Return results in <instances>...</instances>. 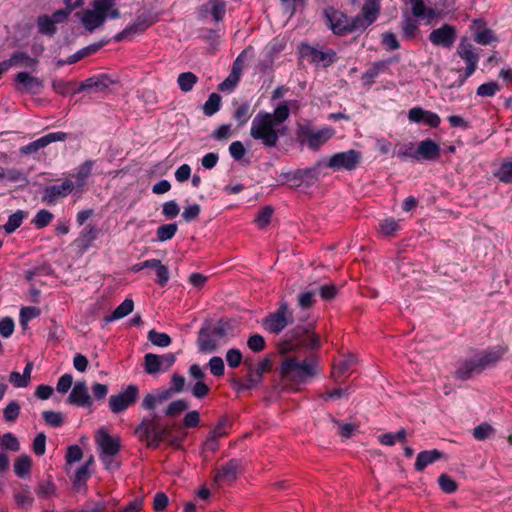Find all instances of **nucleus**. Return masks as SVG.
I'll return each instance as SVG.
<instances>
[{
	"label": "nucleus",
	"mask_w": 512,
	"mask_h": 512,
	"mask_svg": "<svg viewBox=\"0 0 512 512\" xmlns=\"http://www.w3.org/2000/svg\"><path fill=\"white\" fill-rule=\"evenodd\" d=\"M288 119L286 104H278L272 113L258 112L251 122L250 136L265 148L276 147L280 137L287 134L285 121Z\"/></svg>",
	"instance_id": "f257e3e1"
},
{
	"label": "nucleus",
	"mask_w": 512,
	"mask_h": 512,
	"mask_svg": "<svg viewBox=\"0 0 512 512\" xmlns=\"http://www.w3.org/2000/svg\"><path fill=\"white\" fill-rule=\"evenodd\" d=\"M79 15L84 28L91 33L102 27L107 18H119L120 12L116 0H93L90 7L83 10Z\"/></svg>",
	"instance_id": "f03ea898"
},
{
	"label": "nucleus",
	"mask_w": 512,
	"mask_h": 512,
	"mask_svg": "<svg viewBox=\"0 0 512 512\" xmlns=\"http://www.w3.org/2000/svg\"><path fill=\"white\" fill-rule=\"evenodd\" d=\"M506 352V346H496L478 353L470 360L461 364L456 371V377L461 380H466L475 374H479L487 367L496 364Z\"/></svg>",
	"instance_id": "7ed1b4c3"
},
{
	"label": "nucleus",
	"mask_w": 512,
	"mask_h": 512,
	"mask_svg": "<svg viewBox=\"0 0 512 512\" xmlns=\"http://www.w3.org/2000/svg\"><path fill=\"white\" fill-rule=\"evenodd\" d=\"M95 441L105 469L111 471L118 469L120 467L118 459L121 448L120 438L111 436L105 429H100L95 436Z\"/></svg>",
	"instance_id": "20e7f679"
},
{
	"label": "nucleus",
	"mask_w": 512,
	"mask_h": 512,
	"mask_svg": "<svg viewBox=\"0 0 512 512\" xmlns=\"http://www.w3.org/2000/svg\"><path fill=\"white\" fill-rule=\"evenodd\" d=\"M319 345V337L311 328L297 327L287 334L286 339L281 342L280 352L288 353L301 346L315 348Z\"/></svg>",
	"instance_id": "39448f33"
},
{
	"label": "nucleus",
	"mask_w": 512,
	"mask_h": 512,
	"mask_svg": "<svg viewBox=\"0 0 512 512\" xmlns=\"http://www.w3.org/2000/svg\"><path fill=\"white\" fill-rule=\"evenodd\" d=\"M316 373V364L312 360H299L287 357L281 365V374L292 381L302 382Z\"/></svg>",
	"instance_id": "423d86ee"
},
{
	"label": "nucleus",
	"mask_w": 512,
	"mask_h": 512,
	"mask_svg": "<svg viewBox=\"0 0 512 512\" xmlns=\"http://www.w3.org/2000/svg\"><path fill=\"white\" fill-rule=\"evenodd\" d=\"M135 433L141 440L146 441L148 447L156 448L168 435L169 430L167 426L161 424L160 421L154 417L150 420H143L136 428Z\"/></svg>",
	"instance_id": "0eeeda50"
},
{
	"label": "nucleus",
	"mask_w": 512,
	"mask_h": 512,
	"mask_svg": "<svg viewBox=\"0 0 512 512\" xmlns=\"http://www.w3.org/2000/svg\"><path fill=\"white\" fill-rule=\"evenodd\" d=\"M296 133L302 144H306L312 150H317L334 135V130L330 127L315 130L309 123H304L297 125Z\"/></svg>",
	"instance_id": "6e6552de"
},
{
	"label": "nucleus",
	"mask_w": 512,
	"mask_h": 512,
	"mask_svg": "<svg viewBox=\"0 0 512 512\" xmlns=\"http://www.w3.org/2000/svg\"><path fill=\"white\" fill-rule=\"evenodd\" d=\"M327 25L336 35H345L360 30L356 27V19H349L343 12L334 8H327L324 11Z\"/></svg>",
	"instance_id": "1a4fd4ad"
},
{
	"label": "nucleus",
	"mask_w": 512,
	"mask_h": 512,
	"mask_svg": "<svg viewBox=\"0 0 512 512\" xmlns=\"http://www.w3.org/2000/svg\"><path fill=\"white\" fill-rule=\"evenodd\" d=\"M293 322V312L289 309L286 302H281L279 308L267 315L263 320L265 330L270 333L278 334L285 327Z\"/></svg>",
	"instance_id": "9d476101"
},
{
	"label": "nucleus",
	"mask_w": 512,
	"mask_h": 512,
	"mask_svg": "<svg viewBox=\"0 0 512 512\" xmlns=\"http://www.w3.org/2000/svg\"><path fill=\"white\" fill-rule=\"evenodd\" d=\"M362 161V153L360 151L350 149L344 152L335 153L326 163V166L339 171V170H354Z\"/></svg>",
	"instance_id": "9b49d317"
},
{
	"label": "nucleus",
	"mask_w": 512,
	"mask_h": 512,
	"mask_svg": "<svg viewBox=\"0 0 512 512\" xmlns=\"http://www.w3.org/2000/svg\"><path fill=\"white\" fill-rule=\"evenodd\" d=\"M300 55L303 59L321 67L330 66L335 61L336 57V53L331 49L322 51L310 45H302L300 48Z\"/></svg>",
	"instance_id": "f8f14e48"
},
{
	"label": "nucleus",
	"mask_w": 512,
	"mask_h": 512,
	"mask_svg": "<svg viewBox=\"0 0 512 512\" xmlns=\"http://www.w3.org/2000/svg\"><path fill=\"white\" fill-rule=\"evenodd\" d=\"M138 388L129 385L124 391L109 398V407L113 413H120L133 405L138 398Z\"/></svg>",
	"instance_id": "ddd939ff"
},
{
	"label": "nucleus",
	"mask_w": 512,
	"mask_h": 512,
	"mask_svg": "<svg viewBox=\"0 0 512 512\" xmlns=\"http://www.w3.org/2000/svg\"><path fill=\"white\" fill-rule=\"evenodd\" d=\"M456 54L466 62L465 77L463 81L470 77L476 70L479 61V56L475 51L474 46L466 39H461Z\"/></svg>",
	"instance_id": "4468645a"
},
{
	"label": "nucleus",
	"mask_w": 512,
	"mask_h": 512,
	"mask_svg": "<svg viewBox=\"0 0 512 512\" xmlns=\"http://www.w3.org/2000/svg\"><path fill=\"white\" fill-rule=\"evenodd\" d=\"M74 187V182L70 179H65L58 185L47 186L42 191V201L50 205L55 204L59 199L68 196Z\"/></svg>",
	"instance_id": "2eb2a0df"
},
{
	"label": "nucleus",
	"mask_w": 512,
	"mask_h": 512,
	"mask_svg": "<svg viewBox=\"0 0 512 512\" xmlns=\"http://www.w3.org/2000/svg\"><path fill=\"white\" fill-rule=\"evenodd\" d=\"M145 371L148 374H156L159 372H165L175 362V355L172 353H167L161 356L148 353L145 355Z\"/></svg>",
	"instance_id": "dca6fc26"
},
{
	"label": "nucleus",
	"mask_w": 512,
	"mask_h": 512,
	"mask_svg": "<svg viewBox=\"0 0 512 512\" xmlns=\"http://www.w3.org/2000/svg\"><path fill=\"white\" fill-rule=\"evenodd\" d=\"M379 12V0H366L361 9V12L355 16L357 23L356 27H359L360 30H365L368 26L377 20Z\"/></svg>",
	"instance_id": "f3484780"
},
{
	"label": "nucleus",
	"mask_w": 512,
	"mask_h": 512,
	"mask_svg": "<svg viewBox=\"0 0 512 512\" xmlns=\"http://www.w3.org/2000/svg\"><path fill=\"white\" fill-rule=\"evenodd\" d=\"M240 470V462L232 459L217 469L214 476V482L218 486L231 484L237 479Z\"/></svg>",
	"instance_id": "a211bd4d"
},
{
	"label": "nucleus",
	"mask_w": 512,
	"mask_h": 512,
	"mask_svg": "<svg viewBox=\"0 0 512 512\" xmlns=\"http://www.w3.org/2000/svg\"><path fill=\"white\" fill-rule=\"evenodd\" d=\"M67 401L79 407H90L92 405V398L85 381H78L74 384Z\"/></svg>",
	"instance_id": "6ab92c4d"
},
{
	"label": "nucleus",
	"mask_w": 512,
	"mask_h": 512,
	"mask_svg": "<svg viewBox=\"0 0 512 512\" xmlns=\"http://www.w3.org/2000/svg\"><path fill=\"white\" fill-rule=\"evenodd\" d=\"M456 39L455 28L445 24L442 27L433 30L429 35V40L436 46L451 47Z\"/></svg>",
	"instance_id": "aec40b11"
},
{
	"label": "nucleus",
	"mask_w": 512,
	"mask_h": 512,
	"mask_svg": "<svg viewBox=\"0 0 512 512\" xmlns=\"http://www.w3.org/2000/svg\"><path fill=\"white\" fill-rule=\"evenodd\" d=\"M408 119L414 123L424 122L433 128L438 127L441 122L440 117L436 113L424 110L421 107H413L410 109Z\"/></svg>",
	"instance_id": "412c9836"
},
{
	"label": "nucleus",
	"mask_w": 512,
	"mask_h": 512,
	"mask_svg": "<svg viewBox=\"0 0 512 512\" xmlns=\"http://www.w3.org/2000/svg\"><path fill=\"white\" fill-rule=\"evenodd\" d=\"M16 81V89L20 92L38 93L42 88V82L26 72H19Z\"/></svg>",
	"instance_id": "4be33fe9"
},
{
	"label": "nucleus",
	"mask_w": 512,
	"mask_h": 512,
	"mask_svg": "<svg viewBox=\"0 0 512 512\" xmlns=\"http://www.w3.org/2000/svg\"><path fill=\"white\" fill-rule=\"evenodd\" d=\"M418 161H434L440 157L439 145L431 139L421 141L417 146Z\"/></svg>",
	"instance_id": "5701e85b"
},
{
	"label": "nucleus",
	"mask_w": 512,
	"mask_h": 512,
	"mask_svg": "<svg viewBox=\"0 0 512 512\" xmlns=\"http://www.w3.org/2000/svg\"><path fill=\"white\" fill-rule=\"evenodd\" d=\"M357 359L354 355L348 354L341 357L333 366L332 376L335 380H340L342 377L352 373Z\"/></svg>",
	"instance_id": "b1692460"
},
{
	"label": "nucleus",
	"mask_w": 512,
	"mask_h": 512,
	"mask_svg": "<svg viewBox=\"0 0 512 512\" xmlns=\"http://www.w3.org/2000/svg\"><path fill=\"white\" fill-rule=\"evenodd\" d=\"M152 25V21L147 18H137L134 23L127 26L123 31L115 35L114 40L120 42L124 39L131 38L135 34L143 33Z\"/></svg>",
	"instance_id": "393cba45"
},
{
	"label": "nucleus",
	"mask_w": 512,
	"mask_h": 512,
	"mask_svg": "<svg viewBox=\"0 0 512 512\" xmlns=\"http://www.w3.org/2000/svg\"><path fill=\"white\" fill-rule=\"evenodd\" d=\"M32 369L33 364L31 362H28L22 374L17 371H13L9 376L10 383L17 388L27 387L31 380Z\"/></svg>",
	"instance_id": "a878e982"
},
{
	"label": "nucleus",
	"mask_w": 512,
	"mask_h": 512,
	"mask_svg": "<svg viewBox=\"0 0 512 512\" xmlns=\"http://www.w3.org/2000/svg\"><path fill=\"white\" fill-rule=\"evenodd\" d=\"M442 457V453L436 449L422 451L417 455L415 468L418 471L424 470L429 464L434 463Z\"/></svg>",
	"instance_id": "bb28decb"
},
{
	"label": "nucleus",
	"mask_w": 512,
	"mask_h": 512,
	"mask_svg": "<svg viewBox=\"0 0 512 512\" xmlns=\"http://www.w3.org/2000/svg\"><path fill=\"white\" fill-rule=\"evenodd\" d=\"M481 21L474 20L472 29L475 31L474 40L481 45H488L496 41V37L491 29H479Z\"/></svg>",
	"instance_id": "cd10ccee"
},
{
	"label": "nucleus",
	"mask_w": 512,
	"mask_h": 512,
	"mask_svg": "<svg viewBox=\"0 0 512 512\" xmlns=\"http://www.w3.org/2000/svg\"><path fill=\"white\" fill-rule=\"evenodd\" d=\"M134 309V302L132 299H125L110 315L105 317L106 322H112L124 318L129 315Z\"/></svg>",
	"instance_id": "c85d7f7f"
},
{
	"label": "nucleus",
	"mask_w": 512,
	"mask_h": 512,
	"mask_svg": "<svg viewBox=\"0 0 512 512\" xmlns=\"http://www.w3.org/2000/svg\"><path fill=\"white\" fill-rule=\"evenodd\" d=\"M109 79L106 76L91 77L81 82L79 87L75 89V92H82L87 89L96 88L97 90H103L108 87Z\"/></svg>",
	"instance_id": "c756f323"
},
{
	"label": "nucleus",
	"mask_w": 512,
	"mask_h": 512,
	"mask_svg": "<svg viewBox=\"0 0 512 512\" xmlns=\"http://www.w3.org/2000/svg\"><path fill=\"white\" fill-rule=\"evenodd\" d=\"M199 350L203 353L214 352L217 348L215 339L210 335L206 329H201L197 339Z\"/></svg>",
	"instance_id": "7c9ffc66"
},
{
	"label": "nucleus",
	"mask_w": 512,
	"mask_h": 512,
	"mask_svg": "<svg viewBox=\"0 0 512 512\" xmlns=\"http://www.w3.org/2000/svg\"><path fill=\"white\" fill-rule=\"evenodd\" d=\"M103 45H104V43H94L87 47H84V48L80 49L79 51H77L75 54L69 56L66 59V63L74 64V63L78 62L79 60L96 53L103 47Z\"/></svg>",
	"instance_id": "2f4dec72"
},
{
	"label": "nucleus",
	"mask_w": 512,
	"mask_h": 512,
	"mask_svg": "<svg viewBox=\"0 0 512 512\" xmlns=\"http://www.w3.org/2000/svg\"><path fill=\"white\" fill-rule=\"evenodd\" d=\"M229 427V419L227 417H222L211 431L210 436L207 440V445H209L210 443H214L215 440H218L219 438L227 435Z\"/></svg>",
	"instance_id": "473e14b6"
},
{
	"label": "nucleus",
	"mask_w": 512,
	"mask_h": 512,
	"mask_svg": "<svg viewBox=\"0 0 512 512\" xmlns=\"http://www.w3.org/2000/svg\"><path fill=\"white\" fill-rule=\"evenodd\" d=\"M67 138V134L64 132H53L49 133L36 141L32 142V146H34V150H39L41 148L46 147L52 142L56 141H64Z\"/></svg>",
	"instance_id": "72a5a7b5"
},
{
	"label": "nucleus",
	"mask_w": 512,
	"mask_h": 512,
	"mask_svg": "<svg viewBox=\"0 0 512 512\" xmlns=\"http://www.w3.org/2000/svg\"><path fill=\"white\" fill-rule=\"evenodd\" d=\"M98 236V229L94 226H86L78 238L79 245L83 249H88Z\"/></svg>",
	"instance_id": "f704fd0d"
},
{
	"label": "nucleus",
	"mask_w": 512,
	"mask_h": 512,
	"mask_svg": "<svg viewBox=\"0 0 512 512\" xmlns=\"http://www.w3.org/2000/svg\"><path fill=\"white\" fill-rule=\"evenodd\" d=\"M386 61H378L373 63L362 75L364 83L370 84L374 79L387 68Z\"/></svg>",
	"instance_id": "c9c22d12"
},
{
	"label": "nucleus",
	"mask_w": 512,
	"mask_h": 512,
	"mask_svg": "<svg viewBox=\"0 0 512 512\" xmlns=\"http://www.w3.org/2000/svg\"><path fill=\"white\" fill-rule=\"evenodd\" d=\"M407 437L405 429H400L396 433H384L378 436V441L385 446H393L396 442H403Z\"/></svg>",
	"instance_id": "e433bc0d"
},
{
	"label": "nucleus",
	"mask_w": 512,
	"mask_h": 512,
	"mask_svg": "<svg viewBox=\"0 0 512 512\" xmlns=\"http://www.w3.org/2000/svg\"><path fill=\"white\" fill-rule=\"evenodd\" d=\"M198 77L192 72L180 73L177 78V83L182 92H189L197 83Z\"/></svg>",
	"instance_id": "4c0bfd02"
},
{
	"label": "nucleus",
	"mask_w": 512,
	"mask_h": 512,
	"mask_svg": "<svg viewBox=\"0 0 512 512\" xmlns=\"http://www.w3.org/2000/svg\"><path fill=\"white\" fill-rule=\"evenodd\" d=\"M31 458L28 455H20L14 462V472L18 477H25L31 469Z\"/></svg>",
	"instance_id": "58836bf2"
},
{
	"label": "nucleus",
	"mask_w": 512,
	"mask_h": 512,
	"mask_svg": "<svg viewBox=\"0 0 512 512\" xmlns=\"http://www.w3.org/2000/svg\"><path fill=\"white\" fill-rule=\"evenodd\" d=\"M494 175L501 182L512 183V159L503 161Z\"/></svg>",
	"instance_id": "ea45409f"
},
{
	"label": "nucleus",
	"mask_w": 512,
	"mask_h": 512,
	"mask_svg": "<svg viewBox=\"0 0 512 512\" xmlns=\"http://www.w3.org/2000/svg\"><path fill=\"white\" fill-rule=\"evenodd\" d=\"M25 218V213L22 210H18L14 214L9 216L8 221L3 226L5 232L7 234L13 233L17 228H19Z\"/></svg>",
	"instance_id": "a19ab883"
},
{
	"label": "nucleus",
	"mask_w": 512,
	"mask_h": 512,
	"mask_svg": "<svg viewBox=\"0 0 512 512\" xmlns=\"http://www.w3.org/2000/svg\"><path fill=\"white\" fill-rule=\"evenodd\" d=\"M221 106V97L217 93H212L203 106V112L206 116H212L219 111Z\"/></svg>",
	"instance_id": "79ce46f5"
},
{
	"label": "nucleus",
	"mask_w": 512,
	"mask_h": 512,
	"mask_svg": "<svg viewBox=\"0 0 512 512\" xmlns=\"http://www.w3.org/2000/svg\"><path fill=\"white\" fill-rule=\"evenodd\" d=\"M178 230L176 223L161 225L157 228V240L160 242L170 240Z\"/></svg>",
	"instance_id": "37998d69"
},
{
	"label": "nucleus",
	"mask_w": 512,
	"mask_h": 512,
	"mask_svg": "<svg viewBox=\"0 0 512 512\" xmlns=\"http://www.w3.org/2000/svg\"><path fill=\"white\" fill-rule=\"evenodd\" d=\"M93 163L91 161H86L83 163L75 173L74 177L76 178V185L77 187H82L86 183V179L89 177L92 171Z\"/></svg>",
	"instance_id": "c03bdc74"
},
{
	"label": "nucleus",
	"mask_w": 512,
	"mask_h": 512,
	"mask_svg": "<svg viewBox=\"0 0 512 512\" xmlns=\"http://www.w3.org/2000/svg\"><path fill=\"white\" fill-rule=\"evenodd\" d=\"M53 218L54 215L50 211L42 209L36 213L35 217L32 219V224L37 229H42L48 226Z\"/></svg>",
	"instance_id": "a18cd8bd"
},
{
	"label": "nucleus",
	"mask_w": 512,
	"mask_h": 512,
	"mask_svg": "<svg viewBox=\"0 0 512 512\" xmlns=\"http://www.w3.org/2000/svg\"><path fill=\"white\" fill-rule=\"evenodd\" d=\"M215 21H220L226 12V4L223 0H210L207 4Z\"/></svg>",
	"instance_id": "49530a36"
},
{
	"label": "nucleus",
	"mask_w": 512,
	"mask_h": 512,
	"mask_svg": "<svg viewBox=\"0 0 512 512\" xmlns=\"http://www.w3.org/2000/svg\"><path fill=\"white\" fill-rule=\"evenodd\" d=\"M40 315V309L34 306L23 307L20 311V324L27 328L29 321Z\"/></svg>",
	"instance_id": "de8ad7c7"
},
{
	"label": "nucleus",
	"mask_w": 512,
	"mask_h": 512,
	"mask_svg": "<svg viewBox=\"0 0 512 512\" xmlns=\"http://www.w3.org/2000/svg\"><path fill=\"white\" fill-rule=\"evenodd\" d=\"M380 232L385 236H393L400 228L399 221L387 218L379 223Z\"/></svg>",
	"instance_id": "09e8293b"
},
{
	"label": "nucleus",
	"mask_w": 512,
	"mask_h": 512,
	"mask_svg": "<svg viewBox=\"0 0 512 512\" xmlns=\"http://www.w3.org/2000/svg\"><path fill=\"white\" fill-rule=\"evenodd\" d=\"M234 119L238 122L240 126L247 123V121L251 117V111H250V104L249 103H242L240 104L233 115Z\"/></svg>",
	"instance_id": "8fccbe9b"
},
{
	"label": "nucleus",
	"mask_w": 512,
	"mask_h": 512,
	"mask_svg": "<svg viewBox=\"0 0 512 512\" xmlns=\"http://www.w3.org/2000/svg\"><path fill=\"white\" fill-rule=\"evenodd\" d=\"M148 339L152 342V344L159 347H167L171 343V338L168 334L160 333L155 330L149 331Z\"/></svg>",
	"instance_id": "3c124183"
},
{
	"label": "nucleus",
	"mask_w": 512,
	"mask_h": 512,
	"mask_svg": "<svg viewBox=\"0 0 512 512\" xmlns=\"http://www.w3.org/2000/svg\"><path fill=\"white\" fill-rule=\"evenodd\" d=\"M261 380L262 378L259 376V373H256L253 369H250L245 378V381L238 384V389L246 390L254 388L261 382Z\"/></svg>",
	"instance_id": "603ef678"
},
{
	"label": "nucleus",
	"mask_w": 512,
	"mask_h": 512,
	"mask_svg": "<svg viewBox=\"0 0 512 512\" xmlns=\"http://www.w3.org/2000/svg\"><path fill=\"white\" fill-rule=\"evenodd\" d=\"M493 434L494 428L487 423H482L473 429V436L478 441L486 440Z\"/></svg>",
	"instance_id": "864d4df0"
},
{
	"label": "nucleus",
	"mask_w": 512,
	"mask_h": 512,
	"mask_svg": "<svg viewBox=\"0 0 512 512\" xmlns=\"http://www.w3.org/2000/svg\"><path fill=\"white\" fill-rule=\"evenodd\" d=\"M397 156L401 159L411 158L418 161L417 148L415 147V144L410 142L399 146Z\"/></svg>",
	"instance_id": "5fc2aeb1"
},
{
	"label": "nucleus",
	"mask_w": 512,
	"mask_h": 512,
	"mask_svg": "<svg viewBox=\"0 0 512 512\" xmlns=\"http://www.w3.org/2000/svg\"><path fill=\"white\" fill-rule=\"evenodd\" d=\"M273 214V208L271 206L263 207L257 216L255 217V223L259 228L266 227L270 221Z\"/></svg>",
	"instance_id": "6e6d98bb"
},
{
	"label": "nucleus",
	"mask_w": 512,
	"mask_h": 512,
	"mask_svg": "<svg viewBox=\"0 0 512 512\" xmlns=\"http://www.w3.org/2000/svg\"><path fill=\"white\" fill-rule=\"evenodd\" d=\"M402 31L405 38L412 39L418 31L417 21L407 16L402 22Z\"/></svg>",
	"instance_id": "4d7b16f0"
},
{
	"label": "nucleus",
	"mask_w": 512,
	"mask_h": 512,
	"mask_svg": "<svg viewBox=\"0 0 512 512\" xmlns=\"http://www.w3.org/2000/svg\"><path fill=\"white\" fill-rule=\"evenodd\" d=\"M500 90L497 82L491 81L480 85L477 88V95L481 97H492Z\"/></svg>",
	"instance_id": "13d9d810"
},
{
	"label": "nucleus",
	"mask_w": 512,
	"mask_h": 512,
	"mask_svg": "<svg viewBox=\"0 0 512 512\" xmlns=\"http://www.w3.org/2000/svg\"><path fill=\"white\" fill-rule=\"evenodd\" d=\"M0 446L14 452L20 450V443L18 439L12 433L9 432L5 433L3 436H0Z\"/></svg>",
	"instance_id": "bf43d9fd"
},
{
	"label": "nucleus",
	"mask_w": 512,
	"mask_h": 512,
	"mask_svg": "<svg viewBox=\"0 0 512 512\" xmlns=\"http://www.w3.org/2000/svg\"><path fill=\"white\" fill-rule=\"evenodd\" d=\"M188 408V403L185 400H176L170 403L166 409V415L176 417Z\"/></svg>",
	"instance_id": "052dcab7"
},
{
	"label": "nucleus",
	"mask_w": 512,
	"mask_h": 512,
	"mask_svg": "<svg viewBox=\"0 0 512 512\" xmlns=\"http://www.w3.org/2000/svg\"><path fill=\"white\" fill-rule=\"evenodd\" d=\"M210 372L217 377L223 376L225 371L224 361L221 357L214 356L209 360Z\"/></svg>",
	"instance_id": "680f3d73"
},
{
	"label": "nucleus",
	"mask_w": 512,
	"mask_h": 512,
	"mask_svg": "<svg viewBox=\"0 0 512 512\" xmlns=\"http://www.w3.org/2000/svg\"><path fill=\"white\" fill-rule=\"evenodd\" d=\"M438 483L445 493H453L457 490V483L447 474H441Z\"/></svg>",
	"instance_id": "e2e57ef3"
},
{
	"label": "nucleus",
	"mask_w": 512,
	"mask_h": 512,
	"mask_svg": "<svg viewBox=\"0 0 512 512\" xmlns=\"http://www.w3.org/2000/svg\"><path fill=\"white\" fill-rule=\"evenodd\" d=\"M33 497L30 490L26 487L15 494V501L20 507H28L33 503Z\"/></svg>",
	"instance_id": "0e129e2a"
},
{
	"label": "nucleus",
	"mask_w": 512,
	"mask_h": 512,
	"mask_svg": "<svg viewBox=\"0 0 512 512\" xmlns=\"http://www.w3.org/2000/svg\"><path fill=\"white\" fill-rule=\"evenodd\" d=\"M20 413V406L17 402H10L3 411L4 419L7 422H14Z\"/></svg>",
	"instance_id": "69168bd1"
},
{
	"label": "nucleus",
	"mask_w": 512,
	"mask_h": 512,
	"mask_svg": "<svg viewBox=\"0 0 512 512\" xmlns=\"http://www.w3.org/2000/svg\"><path fill=\"white\" fill-rule=\"evenodd\" d=\"M74 85H75V83L67 82L64 80H55L52 83V87H53L54 91L61 95H67L71 92L76 93L75 90H73V88H72Z\"/></svg>",
	"instance_id": "338daca9"
},
{
	"label": "nucleus",
	"mask_w": 512,
	"mask_h": 512,
	"mask_svg": "<svg viewBox=\"0 0 512 512\" xmlns=\"http://www.w3.org/2000/svg\"><path fill=\"white\" fill-rule=\"evenodd\" d=\"M43 418L52 427H59L63 424V416L60 412L44 411Z\"/></svg>",
	"instance_id": "774afa93"
}]
</instances>
